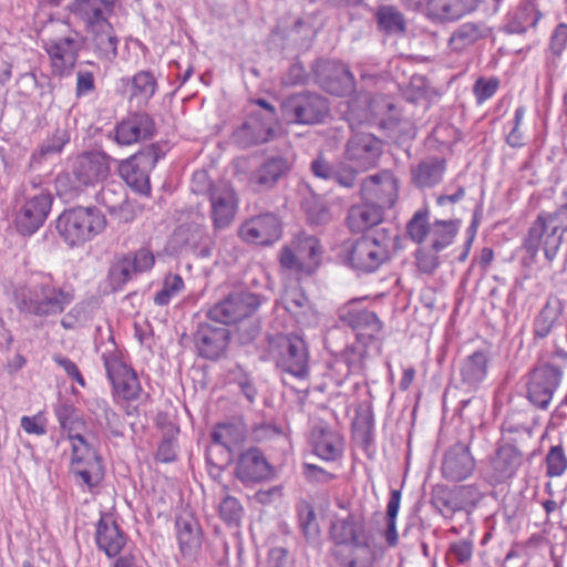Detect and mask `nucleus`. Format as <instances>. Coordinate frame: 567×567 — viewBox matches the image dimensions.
Returning a JSON list of instances; mask_svg holds the SVG:
<instances>
[{"label":"nucleus","mask_w":567,"mask_h":567,"mask_svg":"<svg viewBox=\"0 0 567 567\" xmlns=\"http://www.w3.org/2000/svg\"><path fill=\"white\" fill-rule=\"evenodd\" d=\"M111 162V156L100 151L79 154L71 159L68 169L56 175V194L65 200L78 198L87 187L95 186L109 177Z\"/></svg>","instance_id":"nucleus-1"},{"label":"nucleus","mask_w":567,"mask_h":567,"mask_svg":"<svg viewBox=\"0 0 567 567\" xmlns=\"http://www.w3.org/2000/svg\"><path fill=\"white\" fill-rule=\"evenodd\" d=\"M14 300L21 313L50 317L62 313L73 301V295L51 284L49 277L32 281L14 290Z\"/></svg>","instance_id":"nucleus-2"},{"label":"nucleus","mask_w":567,"mask_h":567,"mask_svg":"<svg viewBox=\"0 0 567 567\" xmlns=\"http://www.w3.org/2000/svg\"><path fill=\"white\" fill-rule=\"evenodd\" d=\"M567 233V208L558 206L554 212H540L530 225L523 240V247L532 259L540 249L545 258L551 262L563 244Z\"/></svg>","instance_id":"nucleus-3"},{"label":"nucleus","mask_w":567,"mask_h":567,"mask_svg":"<svg viewBox=\"0 0 567 567\" xmlns=\"http://www.w3.org/2000/svg\"><path fill=\"white\" fill-rule=\"evenodd\" d=\"M331 538L337 546H351L358 550L355 557L344 554L343 548L337 547L333 555L341 565L347 567H372L373 557L367 543L364 518L361 515L349 514L334 520L330 529Z\"/></svg>","instance_id":"nucleus-4"},{"label":"nucleus","mask_w":567,"mask_h":567,"mask_svg":"<svg viewBox=\"0 0 567 567\" xmlns=\"http://www.w3.org/2000/svg\"><path fill=\"white\" fill-rule=\"evenodd\" d=\"M49 35L42 40L43 49L51 60L53 74L64 76L71 74L84 39L70 24L62 21L52 22L48 28Z\"/></svg>","instance_id":"nucleus-5"},{"label":"nucleus","mask_w":567,"mask_h":567,"mask_svg":"<svg viewBox=\"0 0 567 567\" xmlns=\"http://www.w3.org/2000/svg\"><path fill=\"white\" fill-rule=\"evenodd\" d=\"M106 227L105 215L95 206L65 209L56 219L55 228L70 247L92 240Z\"/></svg>","instance_id":"nucleus-6"},{"label":"nucleus","mask_w":567,"mask_h":567,"mask_svg":"<svg viewBox=\"0 0 567 567\" xmlns=\"http://www.w3.org/2000/svg\"><path fill=\"white\" fill-rule=\"evenodd\" d=\"M398 238L392 228L377 227L358 238L349 251L352 268L362 272H373L390 258V249Z\"/></svg>","instance_id":"nucleus-7"},{"label":"nucleus","mask_w":567,"mask_h":567,"mask_svg":"<svg viewBox=\"0 0 567 567\" xmlns=\"http://www.w3.org/2000/svg\"><path fill=\"white\" fill-rule=\"evenodd\" d=\"M269 357L276 367L297 379L309 374V352L303 339L296 334L268 337Z\"/></svg>","instance_id":"nucleus-8"},{"label":"nucleus","mask_w":567,"mask_h":567,"mask_svg":"<svg viewBox=\"0 0 567 567\" xmlns=\"http://www.w3.org/2000/svg\"><path fill=\"white\" fill-rule=\"evenodd\" d=\"M281 110L288 123L317 125L329 116L330 103L317 92L301 91L288 95L281 104Z\"/></svg>","instance_id":"nucleus-9"},{"label":"nucleus","mask_w":567,"mask_h":567,"mask_svg":"<svg viewBox=\"0 0 567 567\" xmlns=\"http://www.w3.org/2000/svg\"><path fill=\"white\" fill-rule=\"evenodd\" d=\"M165 152L158 144H151L123 161L118 173L126 184L135 192L147 195L151 192L150 173Z\"/></svg>","instance_id":"nucleus-10"},{"label":"nucleus","mask_w":567,"mask_h":567,"mask_svg":"<svg viewBox=\"0 0 567 567\" xmlns=\"http://www.w3.org/2000/svg\"><path fill=\"white\" fill-rule=\"evenodd\" d=\"M267 299L247 290L230 292L207 310V318L223 324H233L251 317Z\"/></svg>","instance_id":"nucleus-11"},{"label":"nucleus","mask_w":567,"mask_h":567,"mask_svg":"<svg viewBox=\"0 0 567 567\" xmlns=\"http://www.w3.org/2000/svg\"><path fill=\"white\" fill-rule=\"evenodd\" d=\"M212 445L207 447L206 461L218 472L231 461L233 453L246 439L245 430L239 424L219 423L212 433Z\"/></svg>","instance_id":"nucleus-12"},{"label":"nucleus","mask_w":567,"mask_h":567,"mask_svg":"<svg viewBox=\"0 0 567 567\" xmlns=\"http://www.w3.org/2000/svg\"><path fill=\"white\" fill-rule=\"evenodd\" d=\"M74 437L78 439V443L72 444L71 472L81 485L93 489L104 477L103 458L84 436Z\"/></svg>","instance_id":"nucleus-13"},{"label":"nucleus","mask_w":567,"mask_h":567,"mask_svg":"<svg viewBox=\"0 0 567 567\" xmlns=\"http://www.w3.org/2000/svg\"><path fill=\"white\" fill-rule=\"evenodd\" d=\"M561 369L554 364L536 367L528 374L526 396L538 409L546 410L561 380Z\"/></svg>","instance_id":"nucleus-14"},{"label":"nucleus","mask_w":567,"mask_h":567,"mask_svg":"<svg viewBox=\"0 0 567 567\" xmlns=\"http://www.w3.org/2000/svg\"><path fill=\"white\" fill-rule=\"evenodd\" d=\"M102 359L106 375L113 385L114 396L124 401L138 400L143 390L135 371L115 353H103Z\"/></svg>","instance_id":"nucleus-15"},{"label":"nucleus","mask_w":567,"mask_h":567,"mask_svg":"<svg viewBox=\"0 0 567 567\" xmlns=\"http://www.w3.org/2000/svg\"><path fill=\"white\" fill-rule=\"evenodd\" d=\"M316 83L330 94L344 96L354 89V78L341 62L318 60L312 65Z\"/></svg>","instance_id":"nucleus-16"},{"label":"nucleus","mask_w":567,"mask_h":567,"mask_svg":"<svg viewBox=\"0 0 567 567\" xmlns=\"http://www.w3.org/2000/svg\"><path fill=\"white\" fill-rule=\"evenodd\" d=\"M382 154L383 142L367 132L353 133L344 150V158L364 172L377 167Z\"/></svg>","instance_id":"nucleus-17"},{"label":"nucleus","mask_w":567,"mask_h":567,"mask_svg":"<svg viewBox=\"0 0 567 567\" xmlns=\"http://www.w3.org/2000/svg\"><path fill=\"white\" fill-rule=\"evenodd\" d=\"M360 195L383 210L391 208L398 198V181L391 171L382 169L361 181Z\"/></svg>","instance_id":"nucleus-18"},{"label":"nucleus","mask_w":567,"mask_h":567,"mask_svg":"<svg viewBox=\"0 0 567 567\" xmlns=\"http://www.w3.org/2000/svg\"><path fill=\"white\" fill-rule=\"evenodd\" d=\"M339 319L342 323L363 336L364 341L374 342L377 334L382 331L383 322L378 315L362 305L360 300H351L339 309Z\"/></svg>","instance_id":"nucleus-19"},{"label":"nucleus","mask_w":567,"mask_h":567,"mask_svg":"<svg viewBox=\"0 0 567 567\" xmlns=\"http://www.w3.org/2000/svg\"><path fill=\"white\" fill-rule=\"evenodd\" d=\"M292 165L293 161L288 154H270L251 173L249 183L257 192L272 189L289 175Z\"/></svg>","instance_id":"nucleus-20"},{"label":"nucleus","mask_w":567,"mask_h":567,"mask_svg":"<svg viewBox=\"0 0 567 567\" xmlns=\"http://www.w3.org/2000/svg\"><path fill=\"white\" fill-rule=\"evenodd\" d=\"M282 234L281 221L274 213H264L247 219L239 228L243 240L269 246L279 240Z\"/></svg>","instance_id":"nucleus-21"},{"label":"nucleus","mask_w":567,"mask_h":567,"mask_svg":"<svg viewBox=\"0 0 567 567\" xmlns=\"http://www.w3.org/2000/svg\"><path fill=\"white\" fill-rule=\"evenodd\" d=\"M52 202L51 194L44 190L31 196L17 214L18 231L24 236L33 235L48 218Z\"/></svg>","instance_id":"nucleus-22"},{"label":"nucleus","mask_w":567,"mask_h":567,"mask_svg":"<svg viewBox=\"0 0 567 567\" xmlns=\"http://www.w3.org/2000/svg\"><path fill=\"white\" fill-rule=\"evenodd\" d=\"M193 340L199 357L216 361L225 354L229 344L230 332L225 327L199 323L193 334Z\"/></svg>","instance_id":"nucleus-23"},{"label":"nucleus","mask_w":567,"mask_h":567,"mask_svg":"<svg viewBox=\"0 0 567 567\" xmlns=\"http://www.w3.org/2000/svg\"><path fill=\"white\" fill-rule=\"evenodd\" d=\"M523 462L524 455L515 445L511 443L499 444L489 461L486 477L493 485L505 483L516 475Z\"/></svg>","instance_id":"nucleus-24"},{"label":"nucleus","mask_w":567,"mask_h":567,"mask_svg":"<svg viewBox=\"0 0 567 567\" xmlns=\"http://www.w3.org/2000/svg\"><path fill=\"white\" fill-rule=\"evenodd\" d=\"M156 133L153 117L145 112L130 113L114 128V140L118 145H131L152 138Z\"/></svg>","instance_id":"nucleus-25"},{"label":"nucleus","mask_w":567,"mask_h":567,"mask_svg":"<svg viewBox=\"0 0 567 567\" xmlns=\"http://www.w3.org/2000/svg\"><path fill=\"white\" fill-rule=\"evenodd\" d=\"M171 243L179 252H196L208 257L212 252V238L203 225L192 221L179 225L173 233Z\"/></svg>","instance_id":"nucleus-26"},{"label":"nucleus","mask_w":567,"mask_h":567,"mask_svg":"<svg viewBox=\"0 0 567 567\" xmlns=\"http://www.w3.org/2000/svg\"><path fill=\"white\" fill-rule=\"evenodd\" d=\"M235 475L244 485L248 486L270 478L272 470L262 452L257 447H251L239 454Z\"/></svg>","instance_id":"nucleus-27"},{"label":"nucleus","mask_w":567,"mask_h":567,"mask_svg":"<svg viewBox=\"0 0 567 567\" xmlns=\"http://www.w3.org/2000/svg\"><path fill=\"white\" fill-rule=\"evenodd\" d=\"M475 465L468 445L456 443L445 452L441 471L446 480L458 482L467 478L473 473Z\"/></svg>","instance_id":"nucleus-28"},{"label":"nucleus","mask_w":567,"mask_h":567,"mask_svg":"<svg viewBox=\"0 0 567 567\" xmlns=\"http://www.w3.org/2000/svg\"><path fill=\"white\" fill-rule=\"evenodd\" d=\"M212 219L216 229L226 228L236 214V197L234 189L225 182H218L209 197Z\"/></svg>","instance_id":"nucleus-29"},{"label":"nucleus","mask_w":567,"mask_h":567,"mask_svg":"<svg viewBox=\"0 0 567 567\" xmlns=\"http://www.w3.org/2000/svg\"><path fill=\"white\" fill-rule=\"evenodd\" d=\"M127 537L112 515H102L96 524L97 548L110 558L116 557L126 544Z\"/></svg>","instance_id":"nucleus-30"},{"label":"nucleus","mask_w":567,"mask_h":567,"mask_svg":"<svg viewBox=\"0 0 567 567\" xmlns=\"http://www.w3.org/2000/svg\"><path fill=\"white\" fill-rule=\"evenodd\" d=\"M313 452L327 462L341 458L343 454L342 436L334 430L323 424H317L311 431Z\"/></svg>","instance_id":"nucleus-31"},{"label":"nucleus","mask_w":567,"mask_h":567,"mask_svg":"<svg viewBox=\"0 0 567 567\" xmlns=\"http://www.w3.org/2000/svg\"><path fill=\"white\" fill-rule=\"evenodd\" d=\"M445 171L444 158L426 157L411 169L412 183L417 188H432L442 182Z\"/></svg>","instance_id":"nucleus-32"},{"label":"nucleus","mask_w":567,"mask_h":567,"mask_svg":"<svg viewBox=\"0 0 567 567\" xmlns=\"http://www.w3.org/2000/svg\"><path fill=\"white\" fill-rule=\"evenodd\" d=\"M482 0H429L427 11L441 21H454L475 11Z\"/></svg>","instance_id":"nucleus-33"},{"label":"nucleus","mask_w":567,"mask_h":567,"mask_svg":"<svg viewBox=\"0 0 567 567\" xmlns=\"http://www.w3.org/2000/svg\"><path fill=\"white\" fill-rule=\"evenodd\" d=\"M383 209L367 200L350 207L347 216L348 227L352 233L372 230L383 219Z\"/></svg>","instance_id":"nucleus-34"},{"label":"nucleus","mask_w":567,"mask_h":567,"mask_svg":"<svg viewBox=\"0 0 567 567\" xmlns=\"http://www.w3.org/2000/svg\"><path fill=\"white\" fill-rule=\"evenodd\" d=\"M492 33V28L482 21L465 22L453 31L449 39V45L453 51L461 52L478 41L489 38Z\"/></svg>","instance_id":"nucleus-35"},{"label":"nucleus","mask_w":567,"mask_h":567,"mask_svg":"<svg viewBox=\"0 0 567 567\" xmlns=\"http://www.w3.org/2000/svg\"><path fill=\"white\" fill-rule=\"evenodd\" d=\"M92 33L93 50L99 59L113 62L117 56L118 38L109 21L87 29Z\"/></svg>","instance_id":"nucleus-36"},{"label":"nucleus","mask_w":567,"mask_h":567,"mask_svg":"<svg viewBox=\"0 0 567 567\" xmlns=\"http://www.w3.org/2000/svg\"><path fill=\"white\" fill-rule=\"evenodd\" d=\"M488 355L484 350H477L467 355L461 363L460 374L464 385L475 389L487 375Z\"/></svg>","instance_id":"nucleus-37"},{"label":"nucleus","mask_w":567,"mask_h":567,"mask_svg":"<svg viewBox=\"0 0 567 567\" xmlns=\"http://www.w3.org/2000/svg\"><path fill=\"white\" fill-rule=\"evenodd\" d=\"M70 142V133L64 127H55L43 143L31 154L29 168L35 169L50 155L59 154Z\"/></svg>","instance_id":"nucleus-38"},{"label":"nucleus","mask_w":567,"mask_h":567,"mask_svg":"<svg viewBox=\"0 0 567 567\" xmlns=\"http://www.w3.org/2000/svg\"><path fill=\"white\" fill-rule=\"evenodd\" d=\"M177 539L184 556H193L202 545L200 527L192 517L176 519Z\"/></svg>","instance_id":"nucleus-39"},{"label":"nucleus","mask_w":567,"mask_h":567,"mask_svg":"<svg viewBox=\"0 0 567 567\" xmlns=\"http://www.w3.org/2000/svg\"><path fill=\"white\" fill-rule=\"evenodd\" d=\"M563 306L559 300H548L534 319L533 334L535 339H545L559 323Z\"/></svg>","instance_id":"nucleus-40"},{"label":"nucleus","mask_w":567,"mask_h":567,"mask_svg":"<svg viewBox=\"0 0 567 567\" xmlns=\"http://www.w3.org/2000/svg\"><path fill=\"white\" fill-rule=\"evenodd\" d=\"M461 219H435L430 231L432 250L440 252L451 246L460 230Z\"/></svg>","instance_id":"nucleus-41"},{"label":"nucleus","mask_w":567,"mask_h":567,"mask_svg":"<svg viewBox=\"0 0 567 567\" xmlns=\"http://www.w3.org/2000/svg\"><path fill=\"white\" fill-rule=\"evenodd\" d=\"M374 18L378 29L383 33L403 34L406 31L405 18L394 6H379L375 10Z\"/></svg>","instance_id":"nucleus-42"},{"label":"nucleus","mask_w":567,"mask_h":567,"mask_svg":"<svg viewBox=\"0 0 567 567\" xmlns=\"http://www.w3.org/2000/svg\"><path fill=\"white\" fill-rule=\"evenodd\" d=\"M542 13L537 10L534 2L527 0L522 2L506 24L508 33L522 34L529 28L536 27Z\"/></svg>","instance_id":"nucleus-43"},{"label":"nucleus","mask_w":567,"mask_h":567,"mask_svg":"<svg viewBox=\"0 0 567 567\" xmlns=\"http://www.w3.org/2000/svg\"><path fill=\"white\" fill-rule=\"evenodd\" d=\"M275 125L255 126L254 121H246L235 133L236 142L244 148L268 142L275 134Z\"/></svg>","instance_id":"nucleus-44"},{"label":"nucleus","mask_w":567,"mask_h":567,"mask_svg":"<svg viewBox=\"0 0 567 567\" xmlns=\"http://www.w3.org/2000/svg\"><path fill=\"white\" fill-rule=\"evenodd\" d=\"M68 10L82 20L87 29L102 24V21H109L104 10L100 8L99 0H73L68 4Z\"/></svg>","instance_id":"nucleus-45"},{"label":"nucleus","mask_w":567,"mask_h":567,"mask_svg":"<svg viewBox=\"0 0 567 567\" xmlns=\"http://www.w3.org/2000/svg\"><path fill=\"white\" fill-rule=\"evenodd\" d=\"M295 254L299 259L311 266V274L317 269L320 262L321 247L315 236L299 235L290 243Z\"/></svg>","instance_id":"nucleus-46"},{"label":"nucleus","mask_w":567,"mask_h":567,"mask_svg":"<svg viewBox=\"0 0 567 567\" xmlns=\"http://www.w3.org/2000/svg\"><path fill=\"white\" fill-rule=\"evenodd\" d=\"M97 204L107 208L111 214L124 212L128 206L124 187L120 183H109L104 185L95 195Z\"/></svg>","instance_id":"nucleus-47"},{"label":"nucleus","mask_w":567,"mask_h":567,"mask_svg":"<svg viewBox=\"0 0 567 567\" xmlns=\"http://www.w3.org/2000/svg\"><path fill=\"white\" fill-rule=\"evenodd\" d=\"M371 343L364 341L363 336H357L355 342L346 347L338 355L355 374H361L364 368V360L371 350Z\"/></svg>","instance_id":"nucleus-48"},{"label":"nucleus","mask_w":567,"mask_h":567,"mask_svg":"<svg viewBox=\"0 0 567 567\" xmlns=\"http://www.w3.org/2000/svg\"><path fill=\"white\" fill-rule=\"evenodd\" d=\"M90 410L95 415L96 420L105 422V427L110 433L120 437L123 436V422L120 416L110 404L103 399H95L90 403Z\"/></svg>","instance_id":"nucleus-49"},{"label":"nucleus","mask_w":567,"mask_h":567,"mask_svg":"<svg viewBox=\"0 0 567 567\" xmlns=\"http://www.w3.org/2000/svg\"><path fill=\"white\" fill-rule=\"evenodd\" d=\"M55 415L60 426L68 433V439L73 443H78V439L74 436H82L79 433H74L82 424L81 419L78 415L76 409L66 402H60L55 406Z\"/></svg>","instance_id":"nucleus-50"},{"label":"nucleus","mask_w":567,"mask_h":567,"mask_svg":"<svg viewBox=\"0 0 567 567\" xmlns=\"http://www.w3.org/2000/svg\"><path fill=\"white\" fill-rule=\"evenodd\" d=\"M430 210L427 207L416 210L406 224L409 238L416 244H422L430 237L431 226L429 221Z\"/></svg>","instance_id":"nucleus-51"},{"label":"nucleus","mask_w":567,"mask_h":567,"mask_svg":"<svg viewBox=\"0 0 567 567\" xmlns=\"http://www.w3.org/2000/svg\"><path fill=\"white\" fill-rule=\"evenodd\" d=\"M431 504L444 516L458 512L455 491L446 486L437 485L432 489Z\"/></svg>","instance_id":"nucleus-52"},{"label":"nucleus","mask_w":567,"mask_h":567,"mask_svg":"<svg viewBox=\"0 0 567 567\" xmlns=\"http://www.w3.org/2000/svg\"><path fill=\"white\" fill-rule=\"evenodd\" d=\"M134 271L131 267L130 255H124L114 261L109 269V280L113 290H120L127 284Z\"/></svg>","instance_id":"nucleus-53"},{"label":"nucleus","mask_w":567,"mask_h":567,"mask_svg":"<svg viewBox=\"0 0 567 567\" xmlns=\"http://www.w3.org/2000/svg\"><path fill=\"white\" fill-rule=\"evenodd\" d=\"M131 97L140 96L148 101L156 92L157 82L150 71H140L131 79Z\"/></svg>","instance_id":"nucleus-54"},{"label":"nucleus","mask_w":567,"mask_h":567,"mask_svg":"<svg viewBox=\"0 0 567 567\" xmlns=\"http://www.w3.org/2000/svg\"><path fill=\"white\" fill-rule=\"evenodd\" d=\"M279 262L282 269L289 271L292 275H311V266L303 264V261L299 259L290 244L282 247L280 250Z\"/></svg>","instance_id":"nucleus-55"},{"label":"nucleus","mask_w":567,"mask_h":567,"mask_svg":"<svg viewBox=\"0 0 567 567\" xmlns=\"http://www.w3.org/2000/svg\"><path fill=\"white\" fill-rule=\"evenodd\" d=\"M362 171L353 163L347 161H338L332 181L344 188H353L357 185L358 176Z\"/></svg>","instance_id":"nucleus-56"},{"label":"nucleus","mask_w":567,"mask_h":567,"mask_svg":"<svg viewBox=\"0 0 567 567\" xmlns=\"http://www.w3.org/2000/svg\"><path fill=\"white\" fill-rule=\"evenodd\" d=\"M458 512H470L481 502L483 493L473 484L454 487Z\"/></svg>","instance_id":"nucleus-57"},{"label":"nucleus","mask_w":567,"mask_h":567,"mask_svg":"<svg viewBox=\"0 0 567 567\" xmlns=\"http://www.w3.org/2000/svg\"><path fill=\"white\" fill-rule=\"evenodd\" d=\"M184 289V280L179 275L165 277L162 289L155 295L154 302L157 306H166L171 299Z\"/></svg>","instance_id":"nucleus-58"},{"label":"nucleus","mask_w":567,"mask_h":567,"mask_svg":"<svg viewBox=\"0 0 567 567\" xmlns=\"http://www.w3.org/2000/svg\"><path fill=\"white\" fill-rule=\"evenodd\" d=\"M219 515L229 526H237L243 516V506L236 497L225 496L219 504Z\"/></svg>","instance_id":"nucleus-59"},{"label":"nucleus","mask_w":567,"mask_h":567,"mask_svg":"<svg viewBox=\"0 0 567 567\" xmlns=\"http://www.w3.org/2000/svg\"><path fill=\"white\" fill-rule=\"evenodd\" d=\"M567 470V456L560 445L551 446L546 456V473L548 476H561Z\"/></svg>","instance_id":"nucleus-60"},{"label":"nucleus","mask_w":567,"mask_h":567,"mask_svg":"<svg viewBox=\"0 0 567 567\" xmlns=\"http://www.w3.org/2000/svg\"><path fill=\"white\" fill-rule=\"evenodd\" d=\"M285 308L292 316H300L309 308V300L299 288H292L284 296Z\"/></svg>","instance_id":"nucleus-61"},{"label":"nucleus","mask_w":567,"mask_h":567,"mask_svg":"<svg viewBox=\"0 0 567 567\" xmlns=\"http://www.w3.org/2000/svg\"><path fill=\"white\" fill-rule=\"evenodd\" d=\"M297 512L299 525L303 534L306 536L316 534L318 532V527L316 523V513L313 506L306 501H301L297 505Z\"/></svg>","instance_id":"nucleus-62"},{"label":"nucleus","mask_w":567,"mask_h":567,"mask_svg":"<svg viewBox=\"0 0 567 567\" xmlns=\"http://www.w3.org/2000/svg\"><path fill=\"white\" fill-rule=\"evenodd\" d=\"M472 540L461 539L450 545L447 550V559L451 563L467 564L473 556Z\"/></svg>","instance_id":"nucleus-63"},{"label":"nucleus","mask_w":567,"mask_h":567,"mask_svg":"<svg viewBox=\"0 0 567 567\" xmlns=\"http://www.w3.org/2000/svg\"><path fill=\"white\" fill-rule=\"evenodd\" d=\"M499 86V80L495 76L492 78H478L473 86V93L476 102L482 104L486 100L491 99Z\"/></svg>","instance_id":"nucleus-64"}]
</instances>
